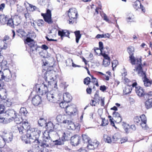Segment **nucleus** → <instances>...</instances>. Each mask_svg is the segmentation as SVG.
Instances as JSON below:
<instances>
[{
  "instance_id": "a18cd8bd",
  "label": "nucleus",
  "mask_w": 152,
  "mask_h": 152,
  "mask_svg": "<svg viewBox=\"0 0 152 152\" xmlns=\"http://www.w3.org/2000/svg\"><path fill=\"white\" fill-rule=\"evenodd\" d=\"M84 83L86 85H88L91 82V79L89 77H87L85 78L84 80Z\"/></svg>"
},
{
  "instance_id": "6e6552de",
  "label": "nucleus",
  "mask_w": 152,
  "mask_h": 152,
  "mask_svg": "<svg viewBox=\"0 0 152 152\" xmlns=\"http://www.w3.org/2000/svg\"><path fill=\"white\" fill-rule=\"evenodd\" d=\"M48 138H50L49 137H46V140H44L42 142H40L38 140L39 138H38L35 141L33 142H34L35 147H39L40 146L41 147H49V143Z\"/></svg>"
},
{
  "instance_id": "58836bf2",
  "label": "nucleus",
  "mask_w": 152,
  "mask_h": 152,
  "mask_svg": "<svg viewBox=\"0 0 152 152\" xmlns=\"http://www.w3.org/2000/svg\"><path fill=\"white\" fill-rule=\"evenodd\" d=\"M20 113L24 116H26L27 113L26 109L24 107L21 108L20 110Z\"/></svg>"
},
{
  "instance_id": "79ce46f5",
  "label": "nucleus",
  "mask_w": 152,
  "mask_h": 152,
  "mask_svg": "<svg viewBox=\"0 0 152 152\" xmlns=\"http://www.w3.org/2000/svg\"><path fill=\"white\" fill-rule=\"evenodd\" d=\"M146 122H141L140 123L139 125L141 126L143 129H146L148 128V127L147 126Z\"/></svg>"
},
{
  "instance_id": "4468645a",
  "label": "nucleus",
  "mask_w": 152,
  "mask_h": 152,
  "mask_svg": "<svg viewBox=\"0 0 152 152\" xmlns=\"http://www.w3.org/2000/svg\"><path fill=\"white\" fill-rule=\"evenodd\" d=\"M77 12L75 8H71L68 11V15L70 20L77 18Z\"/></svg>"
},
{
  "instance_id": "5701e85b",
  "label": "nucleus",
  "mask_w": 152,
  "mask_h": 152,
  "mask_svg": "<svg viewBox=\"0 0 152 152\" xmlns=\"http://www.w3.org/2000/svg\"><path fill=\"white\" fill-rule=\"evenodd\" d=\"M133 5L134 7L136 9H137V7L138 8H139L140 6V8L141 9L142 11L143 12L145 11V9L144 7L142 5L141 3L139 1H136L134 3Z\"/></svg>"
},
{
  "instance_id": "13d9d810",
  "label": "nucleus",
  "mask_w": 152,
  "mask_h": 152,
  "mask_svg": "<svg viewBox=\"0 0 152 152\" xmlns=\"http://www.w3.org/2000/svg\"><path fill=\"white\" fill-rule=\"evenodd\" d=\"M63 118L62 116L60 115H58L56 117V119L59 122H61Z\"/></svg>"
},
{
  "instance_id": "338daca9",
  "label": "nucleus",
  "mask_w": 152,
  "mask_h": 152,
  "mask_svg": "<svg viewBox=\"0 0 152 152\" xmlns=\"http://www.w3.org/2000/svg\"><path fill=\"white\" fill-rule=\"evenodd\" d=\"M97 103L95 100H91L90 102V104L92 106H95Z\"/></svg>"
},
{
  "instance_id": "864d4df0",
  "label": "nucleus",
  "mask_w": 152,
  "mask_h": 152,
  "mask_svg": "<svg viewBox=\"0 0 152 152\" xmlns=\"http://www.w3.org/2000/svg\"><path fill=\"white\" fill-rule=\"evenodd\" d=\"M68 62H69L70 63H72V66L73 67H76L77 66L79 67V66H77L76 64H75L73 63V60L71 59H69L66 61V64L67 65V63Z\"/></svg>"
},
{
  "instance_id": "f704fd0d",
  "label": "nucleus",
  "mask_w": 152,
  "mask_h": 152,
  "mask_svg": "<svg viewBox=\"0 0 152 152\" xmlns=\"http://www.w3.org/2000/svg\"><path fill=\"white\" fill-rule=\"evenodd\" d=\"M104 141L108 143H110L112 141L111 138L107 135L104 134L103 136Z\"/></svg>"
},
{
  "instance_id": "423d86ee",
  "label": "nucleus",
  "mask_w": 152,
  "mask_h": 152,
  "mask_svg": "<svg viewBox=\"0 0 152 152\" xmlns=\"http://www.w3.org/2000/svg\"><path fill=\"white\" fill-rule=\"evenodd\" d=\"M29 47V52L31 55L34 56V55H37L38 52L41 50V47L37 45V43L34 42H28L26 43Z\"/></svg>"
},
{
  "instance_id": "bf43d9fd",
  "label": "nucleus",
  "mask_w": 152,
  "mask_h": 152,
  "mask_svg": "<svg viewBox=\"0 0 152 152\" xmlns=\"http://www.w3.org/2000/svg\"><path fill=\"white\" fill-rule=\"evenodd\" d=\"M118 64V61L116 60H113L112 62V67L113 69L114 67H115Z\"/></svg>"
},
{
  "instance_id": "4c0bfd02",
  "label": "nucleus",
  "mask_w": 152,
  "mask_h": 152,
  "mask_svg": "<svg viewBox=\"0 0 152 152\" xmlns=\"http://www.w3.org/2000/svg\"><path fill=\"white\" fill-rule=\"evenodd\" d=\"M7 26H9L12 28L14 27L13 20L12 19H9L7 20Z\"/></svg>"
},
{
  "instance_id": "39448f33",
  "label": "nucleus",
  "mask_w": 152,
  "mask_h": 152,
  "mask_svg": "<svg viewBox=\"0 0 152 152\" xmlns=\"http://www.w3.org/2000/svg\"><path fill=\"white\" fill-rule=\"evenodd\" d=\"M134 50V47L132 46H129L127 48V51L130 55L129 58L131 63L132 65L137 64V66H141V58H135L133 56Z\"/></svg>"
},
{
  "instance_id": "412c9836",
  "label": "nucleus",
  "mask_w": 152,
  "mask_h": 152,
  "mask_svg": "<svg viewBox=\"0 0 152 152\" xmlns=\"http://www.w3.org/2000/svg\"><path fill=\"white\" fill-rule=\"evenodd\" d=\"M72 98L70 94L68 93H66L63 94V100L66 103L69 102L71 100Z\"/></svg>"
},
{
  "instance_id": "0e129e2a",
  "label": "nucleus",
  "mask_w": 152,
  "mask_h": 152,
  "mask_svg": "<svg viewBox=\"0 0 152 152\" xmlns=\"http://www.w3.org/2000/svg\"><path fill=\"white\" fill-rule=\"evenodd\" d=\"M48 36L49 37H51V35L50 34L49 35H48V36H46L45 37L47 39V40L49 41H57L56 39H53L51 38L50 39L48 37Z\"/></svg>"
},
{
  "instance_id": "8fccbe9b",
  "label": "nucleus",
  "mask_w": 152,
  "mask_h": 152,
  "mask_svg": "<svg viewBox=\"0 0 152 152\" xmlns=\"http://www.w3.org/2000/svg\"><path fill=\"white\" fill-rule=\"evenodd\" d=\"M140 120L141 122H147V118L145 115H142L140 117Z\"/></svg>"
},
{
  "instance_id": "6ab92c4d",
  "label": "nucleus",
  "mask_w": 152,
  "mask_h": 152,
  "mask_svg": "<svg viewBox=\"0 0 152 152\" xmlns=\"http://www.w3.org/2000/svg\"><path fill=\"white\" fill-rule=\"evenodd\" d=\"M99 144L98 142H89L88 145L87 146L89 150H94L96 148Z\"/></svg>"
},
{
  "instance_id": "69168bd1",
  "label": "nucleus",
  "mask_w": 152,
  "mask_h": 152,
  "mask_svg": "<svg viewBox=\"0 0 152 152\" xmlns=\"http://www.w3.org/2000/svg\"><path fill=\"white\" fill-rule=\"evenodd\" d=\"M127 139L126 138H121L120 140V142H119V143L122 144L123 143H124L127 141Z\"/></svg>"
},
{
  "instance_id": "0eeeda50",
  "label": "nucleus",
  "mask_w": 152,
  "mask_h": 152,
  "mask_svg": "<svg viewBox=\"0 0 152 152\" xmlns=\"http://www.w3.org/2000/svg\"><path fill=\"white\" fill-rule=\"evenodd\" d=\"M62 123L63 124H66L67 125V128L69 129L73 130L77 129L78 130L80 129V127L78 125L75 124L71 120L66 119L65 120H63Z\"/></svg>"
},
{
  "instance_id": "1a4fd4ad",
  "label": "nucleus",
  "mask_w": 152,
  "mask_h": 152,
  "mask_svg": "<svg viewBox=\"0 0 152 152\" xmlns=\"http://www.w3.org/2000/svg\"><path fill=\"white\" fill-rule=\"evenodd\" d=\"M135 91L137 94L139 96H144V98H149V96H151L152 93L151 92H149L148 94H145L142 88L138 86L135 87Z\"/></svg>"
},
{
  "instance_id": "9b49d317",
  "label": "nucleus",
  "mask_w": 152,
  "mask_h": 152,
  "mask_svg": "<svg viewBox=\"0 0 152 152\" xmlns=\"http://www.w3.org/2000/svg\"><path fill=\"white\" fill-rule=\"evenodd\" d=\"M42 15L45 21L48 24H51L53 23L51 19V10H48L46 13H42Z\"/></svg>"
},
{
  "instance_id": "f8f14e48",
  "label": "nucleus",
  "mask_w": 152,
  "mask_h": 152,
  "mask_svg": "<svg viewBox=\"0 0 152 152\" xmlns=\"http://www.w3.org/2000/svg\"><path fill=\"white\" fill-rule=\"evenodd\" d=\"M46 97L48 101L50 102L55 103L58 101L57 95L53 94L52 91L48 92L46 94Z\"/></svg>"
},
{
  "instance_id": "473e14b6",
  "label": "nucleus",
  "mask_w": 152,
  "mask_h": 152,
  "mask_svg": "<svg viewBox=\"0 0 152 152\" xmlns=\"http://www.w3.org/2000/svg\"><path fill=\"white\" fill-rule=\"evenodd\" d=\"M39 125L41 126H45L47 124L46 121L43 118H40L38 121Z\"/></svg>"
},
{
  "instance_id": "a878e982",
  "label": "nucleus",
  "mask_w": 152,
  "mask_h": 152,
  "mask_svg": "<svg viewBox=\"0 0 152 152\" xmlns=\"http://www.w3.org/2000/svg\"><path fill=\"white\" fill-rule=\"evenodd\" d=\"M132 90V87L131 86L127 85L123 90V93L125 95L129 94L131 93Z\"/></svg>"
},
{
  "instance_id": "6e6d98bb",
  "label": "nucleus",
  "mask_w": 152,
  "mask_h": 152,
  "mask_svg": "<svg viewBox=\"0 0 152 152\" xmlns=\"http://www.w3.org/2000/svg\"><path fill=\"white\" fill-rule=\"evenodd\" d=\"M38 53H39L41 57L44 58L45 57V55L43 52V51L42 50V48H41V50L38 52Z\"/></svg>"
},
{
  "instance_id": "09e8293b",
  "label": "nucleus",
  "mask_w": 152,
  "mask_h": 152,
  "mask_svg": "<svg viewBox=\"0 0 152 152\" xmlns=\"http://www.w3.org/2000/svg\"><path fill=\"white\" fill-rule=\"evenodd\" d=\"M5 109V107L2 104H0V114H2L4 113V111Z\"/></svg>"
},
{
  "instance_id": "37998d69",
  "label": "nucleus",
  "mask_w": 152,
  "mask_h": 152,
  "mask_svg": "<svg viewBox=\"0 0 152 152\" xmlns=\"http://www.w3.org/2000/svg\"><path fill=\"white\" fill-rule=\"evenodd\" d=\"M3 102L4 105H6L7 107H9L11 105V103L9 100L4 99Z\"/></svg>"
},
{
  "instance_id": "4d7b16f0",
  "label": "nucleus",
  "mask_w": 152,
  "mask_h": 152,
  "mask_svg": "<svg viewBox=\"0 0 152 152\" xmlns=\"http://www.w3.org/2000/svg\"><path fill=\"white\" fill-rule=\"evenodd\" d=\"M124 129L126 132L128 133L129 132V129L128 128L129 126V124H124Z\"/></svg>"
},
{
  "instance_id": "ddd939ff",
  "label": "nucleus",
  "mask_w": 152,
  "mask_h": 152,
  "mask_svg": "<svg viewBox=\"0 0 152 152\" xmlns=\"http://www.w3.org/2000/svg\"><path fill=\"white\" fill-rule=\"evenodd\" d=\"M3 71V78L7 81H9L12 77V75L10 70L8 69H4Z\"/></svg>"
},
{
  "instance_id": "680f3d73",
  "label": "nucleus",
  "mask_w": 152,
  "mask_h": 152,
  "mask_svg": "<svg viewBox=\"0 0 152 152\" xmlns=\"http://www.w3.org/2000/svg\"><path fill=\"white\" fill-rule=\"evenodd\" d=\"M67 103L66 102H61L60 104V107L62 108H65L66 105L67 104Z\"/></svg>"
},
{
  "instance_id": "c85d7f7f",
  "label": "nucleus",
  "mask_w": 152,
  "mask_h": 152,
  "mask_svg": "<svg viewBox=\"0 0 152 152\" xmlns=\"http://www.w3.org/2000/svg\"><path fill=\"white\" fill-rule=\"evenodd\" d=\"M13 120H14L15 122L17 124H20L23 121L22 117L19 115L18 116L15 117L13 119Z\"/></svg>"
},
{
  "instance_id": "cd10ccee",
  "label": "nucleus",
  "mask_w": 152,
  "mask_h": 152,
  "mask_svg": "<svg viewBox=\"0 0 152 152\" xmlns=\"http://www.w3.org/2000/svg\"><path fill=\"white\" fill-rule=\"evenodd\" d=\"M113 117L115 118H118V122H120L122 120V118L120 116V114L117 112H113Z\"/></svg>"
},
{
  "instance_id": "a211bd4d",
  "label": "nucleus",
  "mask_w": 152,
  "mask_h": 152,
  "mask_svg": "<svg viewBox=\"0 0 152 152\" xmlns=\"http://www.w3.org/2000/svg\"><path fill=\"white\" fill-rule=\"evenodd\" d=\"M32 102L34 105L37 106L41 103V98L39 95H36L32 98Z\"/></svg>"
},
{
  "instance_id": "7ed1b4c3",
  "label": "nucleus",
  "mask_w": 152,
  "mask_h": 152,
  "mask_svg": "<svg viewBox=\"0 0 152 152\" xmlns=\"http://www.w3.org/2000/svg\"><path fill=\"white\" fill-rule=\"evenodd\" d=\"M3 140H0V148H2L5 145L6 143L11 142L13 138V133L12 132H8L4 130L3 132Z\"/></svg>"
},
{
  "instance_id": "c03bdc74",
  "label": "nucleus",
  "mask_w": 152,
  "mask_h": 152,
  "mask_svg": "<svg viewBox=\"0 0 152 152\" xmlns=\"http://www.w3.org/2000/svg\"><path fill=\"white\" fill-rule=\"evenodd\" d=\"M103 64L104 66L107 67L110 64V60H103Z\"/></svg>"
},
{
  "instance_id": "774afa93",
  "label": "nucleus",
  "mask_w": 152,
  "mask_h": 152,
  "mask_svg": "<svg viewBox=\"0 0 152 152\" xmlns=\"http://www.w3.org/2000/svg\"><path fill=\"white\" fill-rule=\"evenodd\" d=\"M5 118H0V123H3V124H5L6 120L5 119Z\"/></svg>"
},
{
  "instance_id": "72a5a7b5",
  "label": "nucleus",
  "mask_w": 152,
  "mask_h": 152,
  "mask_svg": "<svg viewBox=\"0 0 152 152\" xmlns=\"http://www.w3.org/2000/svg\"><path fill=\"white\" fill-rule=\"evenodd\" d=\"M83 141L84 143H89L90 140V138L88 136L85 134H83L82 135Z\"/></svg>"
},
{
  "instance_id": "f257e3e1",
  "label": "nucleus",
  "mask_w": 152,
  "mask_h": 152,
  "mask_svg": "<svg viewBox=\"0 0 152 152\" xmlns=\"http://www.w3.org/2000/svg\"><path fill=\"white\" fill-rule=\"evenodd\" d=\"M57 88V82L53 79H51V81H48L47 85L44 83L37 84L34 87V89L35 90L37 94L42 96L47 94L49 90L51 89L55 90Z\"/></svg>"
},
{
  "instance_id": "393cba45",
  "label": "nucleus",
  "mask_w": 152,
  "mask_h": 152,
  "mask_svg": "<svg viewBox=\"0 0 152 152\" xmlns=\"http://www.w3.org/2000/svg\"><path fill=\"white\" fill-rule=\"evenodd\" d=\"M45 126L46 127L47 130L50 132H52L53 131L54 128V126L53 123L51 122L50 121L47 123Z\"/></svg>"
},
{
  "instance_id": "49530a36",
  "label": "nucleus",
  "mask_w": 152,
  "mask_h": 152,
  "mask_svg": "<svg viewBox=\"0 0 152 152\" xmlns=\"http://www.w3.org/2000/svg\"><path fill=\"white\" fill-rule=\"evenodd\" d=\"M44 23L42 20H39L36 22V23L39 26H42Z\"/></svg>"
},
{
  "instance_id": "dca6fc26",
  "label": "nucleus",
  "mask_w": 152,
  "mask_h": 152,
  "mask_svg": "<svg viewBox=\"0 0 152 152\" xmlns=\"http://www.w3.org/2000/svg\"><path fill=\"white\" fill-rule=\"evenodd\" d=\"M27 38L26 39V43H28V42H34L32 38H34L36 37L35 33L33 31L28 32L26 35Z\"/></svg>"
},
{
  "instance_id": "5fc2aeb1",
  "label": "nucleus",
  "mask_w": 152,
  "mask_h": 152,
  "mask_svg": "<svg viewBox=\"0 0 152 152\" xmlns=\"http://www.w3.org/2000/svg\"><path fill=\"white\" fill-rule=\"evenodd\" d=\"M102 55L104 57V60H110V58L108 56L107 54H105V53H101Z\"/></svg>"
},
{
  "instance_id": "aec40b11",
  "label": "nucleus",
  "mask_w": 152,
  "mask_h": 152,
  "mask_svg": "<svg viewBox=\"0 0 152 152\" xmlns=\"http://www.w3.org/2000/svg\"><path fill=\"white\" fill-rule=\"evenodd\" d=\"M151 96H149V98L148 97L147 98L148 99L145 103V107L148 109L152 107V98L149 99L150 97Z\"/></svg>"
},
{
  "instance_id": "f03ea898",
  "label": "nucleus",
  "mask_w": 152,
  "mask_h": 152,
  "mask_svg": "<svg viewBox=\"0 0 152 152\" xmlns=\"http://www.w3.org/2000/svg\"><path fill=\"white\" fill-rule=\"evenodd\" d=\"M41 133L40 131L37 129H31L27 131L26 134L22 135L21 138L26 143H28L27 140H34L35 141L38 138H39Z\"/></svg>"
},
{
  "instance_id": "bb28decb",
  "label": "nucleus",
  "mask_w": 152,
  "mask_h": 152,
  "mask_svg": "<svg viewBox=\"0 0 152 152\" xmlns=\"http://www.w3.org/2000/svg\"><path fill=\"white\" fill-rule=\"evenodd\" d=\"M8 20V18L7 16H5L4 15H0V22L2 24L6 23Z\"/></svg>"
},
{
  "instance_id": "20e7f679",
  "label": "nucleus",
  "mask_w": 152,
  "mask_h": 152,
  "mask_svg": "<svg viewBox=\"0 0 152 152\" xmlns=\"http://www.w3.org/2000/svg\"><path fill=\"white\" fill-rule=\"evenodd\" d=\"M134 70L137 71L139 75L142 77L144 85L145 86H148L151 84V82L147 78L145 72L143 71L141 66H137L135 68V69H134Z\"/></svg>"
},
{
  "instance_id": "052dcab7",
  "label": "nucleus",
  "mask_w": 152,
  "mask_h": 152,
  "mask_svg": "<svg viewBox=\"0 0 152 152\" xmlns=\"http://www.w3.org/2000/svg\"><path fill=\"white\" fill-rule=\"evenodd\" d=\"M63 141H64L62 140V141H61L60 140H56L54 142H56L55 143L56 145H60L63 143Z\"/></svg>"
},
{
  "instance_id": "a19ab883",
  "label": "nucleus",
  "mask_w": 152,
  "mask_h": 152,
  "mask_svg": "<svg viewBox=\"0 0 152 152\" xmlns=\"http://www.w3.org/2000/svg\"><path fill=\"white\" fill-rule=\"evenodd\" d=\"M99 49L98 48H96V50H100L101 52V53H102V51L103 50L104 47L103 45L102 42H99ZM96 49H94V51L96 53Z\"/></svg>"
},
{
  "instance_id": "e2e57ef3",
  "label": "nucleus",
  "mask_w": 152,
  "mask_h": 152,
  "mask_svg": "<svg viewBox=\"0 0 152 152\" xmlns=\"http://www.w3.org/2000/svg\"><path fill=\"white\" fill-rule=\"evenodd\" d=\"M29 6L30 7L31 10L32 11L35 10L37 8V7L36 6L31 4H29Z\"/></svg>"
},
{
  "instance_id": "e433bc0d",
  "label": "nucleus",
  "mask_w": 152,
  "mask_h": 152,
  "mask_svg": "<svg viewBox=\"0 0 152 152\" xmlns=\"http://www.w3.org/2000/svg\"><path fill=\"white\" fill-rule=\"evenodd\" d=\"M134 123L137 125L140 124V123L141 122L140 120V118L138 116L135 117L134 118Z\"/></svg>"
},
{
  "instance_id": "c9c22d12",
  "label": "nucleus",
  "mask_w": 152,
  "mask_h": 152,
  "mask_svg": "<svg viewBox=\"0 0 152 152\" xmlns=\"http://www.w3.org/2000/svg\"><path fill=\"white\" fill-rule=\"evenodd\" d=\"M14 25L18 26L21 22L20 18L18 17L15 18L13 19Z\"/></svg>"
},
{
  "instance_id": "9d476101",
  "label": "nucleus",
  "mask_w": 152,
  "mask_h": 152,
  "mask_svg": "<svg viewBox=\"0 0 152 152\" xmlns=\"http://www.w3.org/2000/svg\"><path fill=\"white\" fill-rule=\"evenodd\" d=\"M17 113H15V111L13 109H8L4 113L5 118L7 119L13 120L15 117L16 116Z\"/></svg>"
},
{
  "instance_id": "f3484780",
  "label": "nucleus",
  "mask_w": 152,
  "mask_h": 152,
  "mask_svg": "<svg viewBox=\"0 0 152 152\" xmlns=\"http://www.w3.org/2000/svg\"><path fill=\"white\" fill-rule=\"evenodd\" d=\"M66 111V113L69 115H74L76 111V110L73 108L72 106L66 105L65 107Z\"/></svg>"
},
{
  "instance_id": "3c124183",
  "label": "nucleus",
  "mask_w": 152,
  "mask_h": 152,
  "mask_svg": "<svg viewBox=\"0 0 152 152\" xmlns=\"http://www.w3.org/2000/svg\"><path fill=\"white\" fill-rule=\"evenodd\" d=\"M94 100L96 101L98 104H99V102L100 100V97L99 96V94H96L94 95Z\"/></svg>"
},
{
  "instance_id": "7c9ffc66",
  "label": "nucleus",
  "mask_w": 152,
  "mask_h": 152,
  "mask_svg": "<svg viewBox=\"0 0 152 152\" xmlns=\"http://www.w3.org/2000/svg\"><path fill=\"white\" fill-rule=\"evenodd\" d=\"M76 37V42L77 43H78L81 37V34H80L79 31H75L74 32Z\"/></svg>"
},
{
  "instance_id": "2eb2a0df",
  "label": "nucleus",
  "mask_w": 152,
  "mask_h": 152,
  "mask_svg": "<svg viewBox=\"0 0 152 152\" xmlns=\"http://www.w3.org/2000/svg\"><path fill=\"white\" fill-rule=\"evenodd\" d=\"M71 143L72 145L77 146L79 143V142L80 140V137L79 135H75L71 138Z\"/></svg>"
},
{
  "instance_id": "603ef678",
  "label": "nucleus",
  "mask_w": 152,
  "mask_h": 152,
  "mask_svg": "<svg viewBox=\"0 0 152 152\" xmlns=\"http://www.w3.org/2000/svg\"><path fill=\"white\" fill-rule=\"evenodd\" d=\"M15 0H6L7 4L11 6L14 4Z\"/></svg>"
},
{
  "instance_id": "2f4dec72",
  "label": "nucleus",
  "mask_w": 152,
  "mask_h": 152,
  "mask_svg": "<svg viewBox=\"0 0 152 152\" xmlns=\"http://www.w3.org/2000/svg\"><path fill=\"white\" fill-rule=\"evenodd\" d=\"M70 135L68 132H64L61 138L62 141L67 140L70 138Z\"/></svg>"
},
{
  "instance_id": "b1692460",
  "label": "nucleus",
  "mask_w": 152,
  "mask_h": 152,
  "mask_svg": "<svg viewBox=\"0 0 152 152\" xmlns=\"http://www.w3.org/2000/svg\"><path fill=\"white\" fill-rule=\"evenodd\" d=\"M58 35L62 37L63 36L68 37L69 36V31L66 30H62L58 31Z\"/></svg>"
},
{
  "instance_id": "4be33fe9",
  "label": "nucleus",
  "mask_w": 152,
  "mask_h": 152,
  "mask_svg": "<svg viewBox=\"0 0 152 152\" xmlns=\"http://www.w3.org/2000/svg\"><path fill=\"white\" fill-rule=\"evenodd\" d=\"M21 126L27 130V131L29 129L31 130V129H34V128L31 127L30 124L28 123L27 120L23 121L22 123V125Z\"/></svg>"
},
{
  "instance_id": "c756f323",
  "label": "nucleus",
  "mask_w": 152,
  "mask_h": 152,
  "mask_svg": "<svg viewBox=\"0 0 152 152\" xmlns=\"http://www.w3.org/2000/svg\"><path fill=\"white\" fill-rule=\"evenodd\" d=\"M17 128L19 131L20 134L21 135L25 134L26 132H27V130L23 128L21 126H18Z\"/></svg>"
},
{
  "instance_id": "de8ad7c7",
  "label": "nucleus",
  "mask_w": 152,
  "mask_h": 152,
  "mask_svg": "<svg viewBox=\"0 0 152 152\" xmlns=\"http://www.w3.org/2000/svg\"><path fill=\"white\" fill-rule=\"evenodd\" d=\"M18 32L22 37H25L27 35L26 33L23 30L21 29H19L18 31Z\"/></svg>"
},
{
  "instance_id": "ea45409f",
  "label": "nucleus",
  "mask_w": 152,
  "mask_h": 152,
  "mask_svg": "<svg viewBox=\"0 0 152 152\" xmlns=\"http://www.w3.org/2000/svg\"><path fill=\"white\" fill-rule=\"evenodd\" d=\"M7 62L6 61H4V59L2 61H0V66H1L2 69L3 68L6 67L7 65Z\"/></svg>"
}]
</instances>
